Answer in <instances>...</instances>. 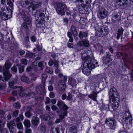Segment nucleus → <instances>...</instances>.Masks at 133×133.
Masks as SVG:
<instances>
[{
	"label": "nucleus",
	"mask_w": 133,
	"mask_h": 133,
	"mask_svg": "<svg viewBox=\"0 0 133 133\" xmlns=\"http://www.w3.org/2000/svg\"><path fill=\"white\" fill-rule=\"evenodd\" d=\"M82 59L84 62L83 66L82 72L86 75H89L90 73L91 70L97 66L98 63L94 59L90 50L84 52L82 53Z\"/></svg>",
	"instance_id": "f257e3e1"
},
{
	"label": "nucleus",
	"mask_w": 133,
	"mask_h": 133,
	"mask_svg": "<svg viewBox=\"0 0 133 133\" xmlns=\"http://www.w3.org/2000/svg\"><path fill=\"white\" fill-rule=\"evenodd\" d=\"M45 11L41 9L37 10L35 14L32 12V15L35 17V19L37 21L36 23L37 24H39L40 26H41L45 21Z\"/></svg>",
	"instance_id": "f03ea898"
},
{
	"label": "nucleus",
	"mask_w": 133,
	"mask_h": 133,
	"mask_svg": "<svg viewBox=\"0 0 133 133\" xmlns=\"http://www.w3.org/2000/svg\"><path fill=\"white\" fill-rule=\"evenodd\" d=\"M121 120L123 125L124 124L125 125L128 127L131 126L132 118L131 114L128 110L125 111L123 113Z\"/></svg>",
	"instance_id": "7ed1b4c3"
},
{
	"label": "nucleus",
	"mask_w": 133,
	"mask_h": 133,
	"mask_svg": "<svg viewBox=\"0 0 133 133\" xmlns=\"http://www.w3.org/2000/svg\"><path fill=\"white\" fill-rule=\"evenodd\" d=\"M14 84H9V85L10 88H12L14 89H16L17 88H20V92L19 93V95L23 97L24 96L29 97V98L33 97L35 96V93L31 92L29 89L28 88L22 90L21 86H14Z\"/></svg>",
	"instance_id": "20e7f679"
},
{
	"label": "nucleus",
	"mask_w": 133,
	"mask_h": 133,
	"mask_svg": "<svg viewBox=\"0 0 133 133\" xmlns=\"http://www.w3.org/2000/svg\"><path fill=\"white\" fill-rule=\"evenodd\" d=\"M12 10L8 7L4 8L2 12H0V16L2 19L5 21L12 17Z\"/></svg>",
	"instance_id": "39448f33"
},
{
	"label": "nucleus",
	"mask_w": 133,
	"mask_h": 133,
	"mask_svg": "<svg viewBox=\"0 0 133 133\" xmlns=\"http://www.w3.org/2000/svg\"><path fill=\"white\" fill-rule=\"evenodd\" d=\"M108 27L107 26L104 25L98 29L96 31V35L97 36L102 37L108 35Z\"/></svg>",
	"instance_id": "423d86ee"
},
{
	"label": "nucleus",
	"mask_w": 133,
	"mask_h": 133,
	"mask_svg": "<svg viewBox=\"0 0 133 133\" xmlns=\"http://www.w3.org/2000/svg\"><path fill=\"white\" fill-rule=\"evenodd\" d=\"M56 5V9L57 12L61 15H64L65 11L66 10L67 8L65 5L59 2H57Z\"/></svg>",
	"instance_id": "0eeeda50"
},
{
	"label": "nucleus",
	"mask_w": 133,
	"mask_h": 133,
	"mask_svg": "<svg viewBox=\"0 0 133 133\" xmlns=\"http://www.w3.org/2000/svg\"><path fill=\"white\" fill-rule=\"evenodd\" d=\"M2 69V67L0 66V71ZM3 78L0 75V80H2L3 82H6L9 81L12 77V75L10 73L9 71H3Z\"/></svg>",
	"instance_id": "6e6552de"
},
{
	"label": "nucleus",
	"mask_w": 133,
	"mask_h": 133,
	"mask_svg": "<svg viewBox=\"0 0 133 133\" xmlns=\"http://www.w3.org/2000/svg\"><path fill=\"white\" fill-rule=\"evenodd\" d=\"M118 93L116 89L113 87L111 88L109 91V103L111 101H113L116 98H117L118 96Z\"/></svg>",
	"instance_id": "1a4fd4ad"
},
{
	"label": "nucleus",
	"mask_w": 133,
	"mask_h": 133,
	"mask_svg": "<svg viewBox=\"0 0 133 133\" xmlns=\"http://www.w3.org/2000/svg\"><path fill=\"white\" fill-rule=\"evenodd\" d=\"M105 123L110 129L113 130L115 129L116 122L113 118H109L106 119Z\"/></svg>",
	"instance_id": "9d476101"
},
{
	"label": "nucleus",
	"mask_w": 133,
	"mask_h": 133,
	"mask_svg": "<svg viewBox=\"0 0 133 133\" xmlns=\"http://www.w3.org/2000/svg\"><path fill=\"white\" fill-rule=\"evenodd\" d=\"M22 17L25 21L23 24V26L24 28L27 29L28 28V25H30L31 23V20L25 15V12H23L22 13Z\"/></svg>",
	"instance_id": "9b49d317"
},
{
	"label": "nucleus",
	"mask_w": 133,
	"mask_h": 133,
	"mask_svg": "<svg viewBox=\"0 0 133 133\" xmlns=\"http://www.w3.org/2000/svg\"><path fill=\"white\" fill-rule=\"evenodd\" d=\"M42 3L40 2H32L31 1L30 5L29 7V11L35 10L36 9L40 8Z\"/></svg>",
	"instance_id": "f8f14e48"
},
{
	"label": "nucleus",
	"mask_w": 133,
	"mask_h": 133,
	"mask_svg": "<svg viewBox=\"0 0 133 133\" xmlns=\"http://www.w3.org/2000/svg\"><path fill=\"white\" fill-rule=\"evenodd\" d=\"M57 105L62 110H67L69 108V107L65 104V103L61 100L58 101Z\"/></svg>",
	"instance_id": "ddd939ff"
},
{
	"label": "nucleus",
	"mask_w": 133,
	"mask_h": 133,
	"mask_svg": "<svg viewBox=\"0 0 133 133\" xmlns=\"http://www.w3.org/2000/svg\"><path fill=\"white\" fill-rule=\"evenodd\" d=\"M107 15L106 10L103 8H100L98 12V15L102 19L105 17Z\"/></svg>",
	"instance_id": "4468645a"
},
{
	"label": "nucleus",
	"mask_w": 133,
	"mask_h": 133,
	"mask_svg": "<svg viewBox=\"0 0 133 133\" xmlns=\"http://www.w3.org/2000/svg\"><path fill=\"white\" fill-rule=\"evenodd\" d=\"M12 65V63L9 59H7L2 68L3 71H9V70L11 68Z\"/></svg>",
	"instance_id": "2eb2a0df"
},
{
	"label": "nucleus",
	"mask_w": 133,
	"mask_h": 133,
	"mask_svg": "<svg viewBox=\"0 0 133 133\" xmlns=\"http://www.w3.org/2000/svg\"><path fill=\"white\" fill-rule=\"evenodd\" d=\"M15 122V120H14L7 123V125L10 131L11 132H13L14 131L15 128L16 126Z\"/></svg>",
	"instance_id": "dca6fc26"
},
{
	"label": "nucleus",
	"mask_w": 133,
	"mask_h": 133,
	"mask_svg": "<svg viewBox=\"0 0 133 133\" xmlns=\"http://www.w3.org/2000/svg\"><path fill=\"white\" fill-rule=\"evenodd\" d=\"M123 31V28H120L118 30L117 33L114 35L117 39L118 40L121 37L122 38Z\"/></svg>",
	"instance_id": "f3484780"
},
{
	"label": "nucleus",
	"mask_w": 133,
	"mask_h": 133,
	"mask_svg": "<svg viewBox=\"0 0 133 133\" xmlns=\"http://www.w3.org/2000/svg\"><path fill=\"white\" fill-rule=\"evenodd\" d=\"M31 1L30 0H23L20 2L21 5L23 7L26 8L29 7L30 5Z\"/></svg>",
	"instance_id": "a211bd4d"
},
{
	"label": "nucleus",
	"mask_w": 133,
	"mask_h": 133,
	"mask_svg": "<svg viewBox=\"0 0 133 133\" xmlns=\"http://www.w3.org/2000/svg\"><path fill=\"white\" fill-rule=\"evenodd\" d=\"M96 78L97 81V82L99 83L106 82L105 79L103 74L98 75L96 77Z\"/></svg>",
	"instance_id": "6ab92c4d"
},
{
	"label": "nucleus",
	"mask_w": 133,
	"mask_h": 133,
	"mask_svg": "<svg viewBox=\"0 0 133 133\" xmlns=\"http://www.w3.org/2000/svg\"><path fill=\"white\" fill-rule=\"evenodd\" d=\"M79 45L80 46H84L85 47H88L89 45V41L87 40L81 41L79 43Z\"/></svg>",
	"instance_id": "aec40b11"
},
{
	"label": "nucleus",
	"mask_w": 133,
	"mask_h": 133,
	"mask_svg": "<svg viewBox=\"0 0 133 133\" xmlns=\"http://www.w3.org/2000/svg\"><path fill=\"white\" fill-rule=\"evenodd\" d=\"M39 119L37 117L33 116L32 118L31 122L34 126H37L39 123Z\"/></svg>",
	"instance_id": "412c9836"
},
{
	"label": "nucleus",
	"mask_w": 133,
	"mask_h": 133,
	"mask_svg": "<svg viewBox=\"0 0 133 133\" xmlns=\"http://www.w3.org/2000/svg\"><path fill=\"white\" fill-rule=\"evenodd\" d=\"M16 122V125L17 128L19 129H21L23 128V126L21 122L20 121L19 118L17 117L15 120Z\"/></svg>",
	"instance_id": "4be33fe9"
},
{
	"label": "nucleus",
	"mask_w": 133,
	"mask_h": 133,
	"mask_svg": "<svg viewBox=\"0 0 133 133\" xmlns=\"http://www.w3.org/2000/svg\"><path fill=\"white\" fill-rule=\"evenodd\" d=\"M44 89V85L40 84L37 87L36 89V91L38 94H40L43 91Z\"/></svg>",
	"instance_id": "5701e85b"
},
{
	"label": "nucleus",
	"mask_w": 133,
	"mask_h": 133,
	"mask_svg": "<svg viewBox=\"0 0 133 133\" xmlns=\"http://www.w3.org/2000/svg\"><path fill=\"white\" fill-rule=\"evenodd\" d=\"M31 108L28 109V107L25 113V115L28 118H31L32 116V114L31 112Z\"/></svg>",
	"instance_id": "b1692460"
},
{
	"label": "nucleus",
	"mask_w": 133,
	"mask_h": 133,
	"mask_svg": "<svg viewBox=\"0 0 133 133\" xmlns=\"http://www.w3.org/2000/svg\"><path fill=\"white\" fill-rule=\"evenodd\" d=\"M112 102H113L112 108L113 110H115L118 108L119 105V103L115 99L114 101H112Z\"/></svg>",
	"instance_id": "393cba45"
},
{
	"label": "nucleus",
	"mask_w": 133,
	"mask_h": 133,
	"mask_svg": "<svg viewBox=\"0 0 133 133\" xmlns=\"http://www.w3.org/2000/svg\"><path fill=\"white\" fill-rule=\"evenodd\" d=\"M66 86L65 84H58L57 88L60 91H64L65 90Z\"/></svg>",
	"instance_id": "a878e982"
},
{
	"label": "nucleus",
	"mask_w": 133,
	"mask_h": 133,
	"mask_svg": "<svg viewBox=\"0 0 133 133\" xmlns=\"http://www.w3.org/2000/svg\"><path fill=\"white\" fill-rule=\"evenodd\" d=\"M88 36L87 34L85 32L80 31L79 33V37L81 39L85 38Z\"/></svg>",
	"instance_id": "bb28decb"
},
{
	"label": "nucleus",
	"mask_w": 133,
	"mask_h": 133,
	"mask_svg": "<svg viewBox=\"0 0 133 133\" xmlns=\"http://www.w3.org/2000/svg\"><path fill=\"white\" fill-rule=\"evenodd\" d=\"M88 97L92 99L93 100L97 101L96 99L97 96L96 93L94 92H93L92 93L88 95Z\"/></svg>",
	"instance_id": "cd10ccee"
},
{
	"label": "nucleus",
	"mask_w": 133,
	"mask_h": 133,
	"mask_svg": "<svg viewBox=\"0 0 133 133\" xmlns=\"http://www.w3.org/2000/svg\"><path fill=\"white\" fill-rule=\"evenodd\" d=\"M26 128H29L30 126V122L28 119H25L23 122Z\"/></svg>",
	"instance_id": "c85d7f7f"
},
{
	"label": "nucleus",
	"mask_w": 133,
	"mask_h": 133,
	"mask_svg": "<svg viewBox=\"0 0 133 133\" xmlns=\"http://www.w3.org/2000/svg\"><path fill=\"white\" fill-rule=\"evenodd\" d=\"M55 130L56 133H63L64 130L61 126L55 128Z\"/></svg>",
	"instance_id": "c756f323"
},
{
	"label": "nucleus",
	"mask_w": 133,
	"mask_h": 133,
	"mask_svg": "<svg viewBox=\"0 0 133 133\" xmlns=\"http://www.w3.org/2000/svg\"><path fill=\"white\" fill-rule=\"evenodd\" d=\"M70 30L72 33V34L73 35V36L75 37H76L77 35V32L75 29V27L74 26H71Z\"/></svg>",
	"instance_id": "7c9ffc66"
},
{
	"label": "nucleus",
	"mask_w": 133,
	"mask_h": 133,
	"mask_svg": "<svg viewBox=\"0 0 133 133\" xmlns=\"http://www.w3.org/2000/svg\"><path fill=\"white\" fill-rule=\"evenodd\" d=\"M68 114L67 110H64L62 114H61L59 116L60 119L62 120L64 119L65 116H67Z\"/></svg>",
	"instance_id": "2f4dec72"
},
{
	"label": "nucleus",
	"mask_w": 133,
	"mask_h": 133,
	"mask_svg": "<svg viewBox=\"0 0 133 133\" xmlns=\"http://www.w3.org/2000/svg\"><path fill=\"white\" fill-rule=\"evenodd\" d=\"M18 67L19 72V73H22L24 71V66L21 65L20 64H18L17 65Z\"/></svg>",
	"instance_id": "473e14b6"
},
{
	"label": "nucleus",
	"mask_w": 133,
	"mask_h": 133,
	"mask_svg": "<svg viewBox=\"0 0 133 133\" xmlns=\"http://www.w3.org/2000/svg\"><path fill=\"white\" fill-rule=\"evenodd\" d=\"M112 20L113 22H115L116 20L118 21L119 20V15H118L114 14L112 15Z\"/></svg>",
	"instance_id": "72a5a7b5"
},
{
	"label": "nucleus",
	"mask_w": 133,
	"mask_h": 133,
	"mask_svg": "<svg viewBox=\"0 0 133 133\" xmlns=\"http://www.w3.org/2000/svg\"><path fill=\"white\" fill-rule=\"evenodd\" d=\"M69 130L71 133H77V128L74 126H72L70 127Z\"/></svg>",
	"instance_id": "f704fd0d"
},
{
	"label": "nucleus",
	"mask_w": 133,
	"mask_h": 133,
	"mask_svg": "<svg viewBox=\"0 0 133 133\" xmlns=\"http://www.w3.org/2000/svg\"><path fill=\"white\" fill-rule=\"evenodd\" d=\"M73 77V76L71 75L68 77L69 79L68 80V82L69 83H75L76 82V80L72 78Z\"/></svg>",
	"instance_id": "c9c22d12"
},
{
	"label": "nucleus",
	"mask_w": 133,
	"mask_h": 133,
	"mask_svg": "<svg viewBox=\"0 0 133 133\" xmlns=\"http://www.w3.org/2000/svg\"><path fill=\"white\" fill-rule=\"evenodd\" d=\"M116 4L119 6L123 5L124 7L125 5H127V4L126 3H123L122 2V0H119L116 2Z\"/></svg>",
	"instance_id": "e433bc0d"
},
{
	"label": "nucleus",
	"mask_w": 133,
	"mask_h": 133,
	"mask_svg": "<svg viewBox=\"0 0 133 133\" xmlns=\"http://www.w3.org/2000/svg\"><path fill=\"white\" fill-rule=\"evenodd\" d=\"M47 77V75L46 73H44L42 75V83H45V80Z\"/></svg>",
	"instance_id": "4c0bfd02"
},
{
	"label": "nucleus",
	"mask_w": 133,
	"mask_h": 133,
	"mask_svg": "<svg viewBox=\"0 0 133 133\" xmlns=\"http://www.w3.org/2000/svg\"><path fill=\"white\" fill-rule=\"evenodd\" d=\"M7 4L11 8V10L13 9V4L11 0H7L6 2Z\"/></svg>",
	"instance_id": "58836bf2"
},
{
	"label": "nucleus",
	"mask_w": 133,
	"mask_h": 133,
	"mask_svg": "<svg viewBox=\"0 0 133 133\" xmlns=\"http://www.w3.org/2000/svg\"><path fill=\"white\" fill-rule=\"evenodd\" d=\"M67 80V77L66 76H63L62 80L59 81V83H65Z\"/></svg>",
	"instance_id": "ea45409f"
},
{
	"label": "nucleus",
	"mask_w": 133,
	"mask_h": 133,
	"mask_svg": "<svg viewBox=\"0 0 133 133\" xmlns=\"http://www.w3.org/2000/svg\"><path fill=\"white\" fill-rule=\"evenodd\" d=\"M30 76L32 77L31 79V82H33L35 81L37 78V77L35 76L34 74H31Z\"/></svg>",
	"instance_id": "a19ab883"
},
{
	"label": "nucleus",
	"mask_w": 133,
	"mask_h": 133,
	"mask_svg": "<svg viewBox=\"0 0 133 133\" xmlns=\"http://www.w3.org/2000/svg\"><path fill=\"white\" fill-rule=\"evenodd\" d=\"M106 53L107 54L106 58L108 60L107 63H108L110 61L112 60V59L111 57V55L109 54V53L107 52Z\"/></svg>",
	"instance_id": "79ce46f5"
},
{
	"label": "nucleus",
	"mask_w": 133,
	"mask_h": 133,
	"mask_svg": "<svg viewBox=\"0 0 133 133\" xmlns=\"http://www.w3.org/2000/svg\"><path fill=\"white\" fill-rule=\"evenodd\" d=\"M21 79L22 81L26 82L29 80V78L26 76H22Z\"/></svg>",
	"instance_id": "37998d69"
},
{
	"label": "nucleus",
	"mask_w": 133,
	"mask_h": 133,
	"mask_svg": "<svg viewBox=\"0 0 133 133\" xmlns=\"http://www.w3.org/2000/svg\"><path fill=\"white\" fill-rule=\"evenodd\" d=\"M11 70L13 72L16 73L17 71V68L16 66H14L13 67L11 68Z\"/></svg>",
	"instance_id": "c03bdc74"
},
{
	"label": "nucleus",
	"mask_w": 133,
	"mask_h": 133,
	"mask_svg": "<svg viewBox=\"0 0 133 133\" xmlns=\"http://www.w3.org/2000/svg\"><path fill=\"white\" fill-rule=\"evenodd\" d=\"M14 106L17 109H19L20 108L21 105L19 103L17 102L14 104Z\"/></svg>",
	"instance_id": "a18cd8bd"
},
{
	"label": "nucleus",
	"mask_w": 133,
	"mask_h": 133,
	"mask_svg": "<svg viewBox=\"0 0 133 133\" xmlns=\"http://www.w3.org/2000/svg\"><path fill=\"white\" fill-rule=\"evenodd\" d=\"M91 0H80V1L84 4L85 3L86 4H89L91 2Z\"/></svg>",
	"instance_id": "49530a36"
},
{
	"label": "nucleus",
	"mask_w": 133,
	"mask_h": 133,
	"mask_svg": "<svg viewBox=\"0 0 133 133\" xmlns=\"http://www.w3.org/2000/svg\"><path fill=\"white\" fill-rule=\"evenodd\" d=\"M72 97L71 94L69 92L68 93V96L67 97V100L69 101H71L72 99Z\"/></svg>",
	"instance_id": "de8ad7c7"
},
{
	"label": "nucleus",
	"mask_w": 133,
	"mask_h": 133,
	"mask_svg": "<svg viewBox=\"0 0 133 133\" xmlns=\"http://www.w3.org/2000/svg\"><path fill=\"white\" fill-rule=\"evenodd\" d=\"M21 63L25 65H26L27 64L28 61L25 58L22 59L21 60Z\"/></svg>",
	"instance_id": "09e8293b"
},
{
	"label": "nucleus",
	"mask_w": 133,
	"mask_h": 133,
	"mask_svg": "<svg viewBox=\"0 0 133 133\" xmlns=\"http://www.w3.org/2000/svg\"><path fill=\"white\" fill-rule=\"evenodd\" d=\"M46 101L45 102V104H48L50 103L51 102V99H50L48 97H46L45 99Z\"/></svg>",
	"instance_id": "8fccbe9b"
},
{
	"label": "nucleus",
	"mask_w": 133,
	"mask_h": 133,
	"mask_svg": "<svg viewBox=\"0 0 133 133\" xmlns=\"http://www.w3.org/2000/svg\"><path fill=\"white\" fill-rule=\"evenodd\" d=\"M19 112V111L18 110H15L13 112V115L15 117H17L18 115Z\"/></svg>",
	"instance_id": "3c124183"
},
{
	"label": "nucleus",
	"mask_w": 133,
	"mask_h": 133,
	"mask_svg": "<svg viewBox=\"0 0 133 133\" xmlns=\"http://www.w3.org/2000/svg\"><path fill=\"white\" fill-rule=\"evenodd\" d=\"M107 105L105 106V105L104 104L101 107V111H103L104 110H106L107 109Z\"/></svg>",
	"instance_id": "603ef678"
},
{
	"label": "nucleus",
	"mask_w": 133,
	"mask_h": 133,
	"mask_svg": "<svg viewBox=\"0 0 133 133\" xmlns=\"http://www.w3.org/2000/svg\"><path fill=\"white\" fill-rule=\"evenodd\" d=\"M46 72L48 73L52 74L53 73V71L51 69H46Z\"/></svg>",
	"instance_id": "864d4df0"
},
{
	"label": "nucleus",
	"mask_w": 133,
	"mask_h": 133,
	"mask_svg": "<svg viewBox=\"0 0 133 133\" xmlns=\"http://www.w3.org/2000/svg\"><path fill=\"white\" fill-rule=\"evenodd\" d=\"M100 49V54H103L105 51V48L103 47H101V48Z\"/></svg>",
	"instance_id": "5fc2aeb1"
},
{
	"label": "nucleus",
	"mask_w": 133,
	"mask_h": 133,
	"mask_svg": "<svg viewBox=\"0 0 133 133\" xmlns=\"http://www.w3.org/2000/svg\"><path fill=\"white\" fill-rule=\"evenodd\" d=\"M31 40L33 42H35L36 41V37L34 36H32L30 38Z\"/></svg>",
	"instance_id": "6e6d98bb"
},
{
	"label": "nucleus",
	"mask_w": 133,
	"mask_h": 133,
	"mask_svg": "<svg viewBox=\"0 0 133 133\" xmlns=\"http://www.w3.org/2000/svg\"><path fill=\"white\" fill-rule=\"evenodd\" d=\"M40 130L42 132H44L45 131V127L44 125H43L40 128Z\"/></svg>",
	"instance_id": "4d7b16f0"
},
{
	"label": "nucleus",
	"mask_w": 133,
	"mask_h": 133,
	"mask_svg": "<svg viewBox=\"0 0 133 133\" xmlns=\"http://www.w3.org/2000/svg\"><path fill=\"white\" fill-rule=\"evenodd\" d=\"M38 66L39 67L43 68L44 67V64L43 62H39L38 64Z\"/></svg>",
	"instance_id": "13d9d810"
},
{
	"label": "nucleus",
	"mask_w": 133,
	"mask_h": 133,
	"mask_svg": "<svg viewBox=\"0 0 133 133\" xmlns=\"http://www.w3.org/2000/svg\"><path fill=\"white\" fill-rule=\"evenodd\" d=\"M49 96L51 98H54L55 96V94L53 92H50L49 94Z\"/></svg>",
	"instance_id": "bf43d9fd"
},
{
	"label": "nucleus",
	"mask_w": 133,
	"mask_h": 133,
	"mask_svg": "<svg viewBox=\"0 0 133 133\" xmlns=\"http://www.w3.org/2000/svg\"><path fill=\"white\" fill-rule=\"evenodd\" d=\"M63 22L65 24V25H66L68 24V19L66 18H64Z\"/></svg>",
	"instance_id": "052dcab7"
},
{
	"label": "nucleus",
	"mask_w": 133,
	"mask_h": 133,
	"mask_svg": "<svg viewBox=\"0 0 133 133\" xmlns=\"http://www.w3.org/2000/svg\"><path fill=\"white\" fill-rule=\"evenodd\" d=\"M29 42H24V45L26 46V48H28L29 46Z\"/></svg>",
	"instance_id": "680f3d73"
},
{
	"label": "nucleus",
	"mask_w": 133,
	"mask_h": 133,
	"mask_svg": "<svg viewBox=\"0 0 133 133\" xmlns=\"http://www.w3.org/2000/svg\"><path fill=\"white\" fill-rule=\"evenodd\" d=\"M67 46L69 48H72L73 47L74 45L72 43H68Z\"/></svg>",
	"instance_id": "e2e57ef3"
},
{
	"label": "nucleus",
	"mask_w": 133,
	"mask_h": 133,
	"mask_svg": "<svg viewBox=\"0 0 133 133\" xmlns=\"http://www.w3.org/2000/svg\"><path fill=\"white\" fill-rule=\"evenodd\" d=\"M116 53V56L118 57H120L122 55V53L119 52H117Z\"/></svg>",
	"instance_id": "0e129e2a"
},
{
	"label": "nucleus",
	"mask_w": 133,
	"mask_h": 133,
	"mask_svg": "<svg viewBox=\"0 0 133 133\" xmlns=\"http://www.w3.org/2000/svg\"><path fill=\"white\" fill-rule=\"evenodd\" d=\"M51 108L54 111H55L57 109V107L54 105L52 106Z\"/></svg>",
	"instance_id": "69168bd1"
},
{
	"label": "nucleus",
	"mask_w": 133,
	"mask_h": 133,
	"mask_svg": "<svg viewBox=\"0 0 133 133\" xmlns=\"http://www.w3.org/2000/svg\"><path fill=\"white\" fill-rule=\"evenodd\" d=\"M19 118V119H20V121H22L24 118V116L22 114L19 115V117H18Z\"/></svg>",
	"instance_id": "338daca9"
},
{
	"label": "nucleus",
	"mask_w": 133,
	"mask_h": 133,
	"mask_svg": "<svg viewBox=\"0 0 133 133\" xmlns=\"http://www.w3.org/2000/svg\"><path fill=\"white\" fill-rule=\"evenodd\" d=\"M19 53L21 55H22L24 54L25 51L23 50H21L19 51Z\"/></svg>",
	"instance_id": "774afa93"
}]
</instances>
